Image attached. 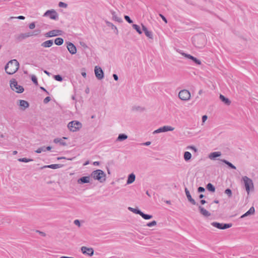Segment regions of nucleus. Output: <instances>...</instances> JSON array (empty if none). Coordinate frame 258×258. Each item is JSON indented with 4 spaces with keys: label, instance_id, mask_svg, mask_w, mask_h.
<instances>
[{
    "label": "nucleus",
    "instance_id": "28",
    "mask_svg": "<svg viewBox=\"0 0 258 258\" xmlns=\"http://www.w3.org/2000/svg\"><path fill=\"white\" fill-rule=\"evenodd\" d=\"M136 176L134 173L130 174L127 180V183L131 184L135 180Z\"/></svg>",
    "mask_w": 258,
    "mask_h": 258
},
{
    "label": "nucleus",
    "instance_id": "6",
    "mask_svg": "<svg viewBox=\"0 0 258 258\" xmlns=\"http://www.w3.org/2000/svg\"><path fill=\"white\" fill-rule=\"evenodd\" d=\"M68 127L72 132H77L82 127V123L78 121H72L68 123Z\"/></svg>",
    "mask_w": 258,
    "mask_h": 258
},
{
    "label": "nucleus",
    "instance_id": "15",
    "mask_svg": "<svg viewBox=\"0 0 258 258\" xmlns=\"http://www.w3.org/2000/svg\"><path fill=\"white\" fill-rule=\"evenodd\" d=\"M185 195H186V196L187 198V200L192 205H198V204H197L195 200L192 198L190 194V192H189V191L188 190V189L185 187Z\"/></svg>",
    "mask_w": 258,
    "mask_h": 258
},
{
    "label": "nucleus",
    "instance_id": "24",
    "mask_svg": "<svg viewBox=\"0 0 258 258\" xmlns=\"http://www.w3.org/2000/svg\"><path fill=\"white\" fill-rule=\"evenodd\" d=\"M19 105L22 107L23 110H25L26 108H28L29 106V103L25 100H19Z\"/></svg>",
    "mask_w": 258,
    "mask_h": 258
},
{
    "label": "nucleus",
    "instance_id": "29",
    "mask_svg": "<svg viewBox=\"0 0 258 258\" xmlns=\"http://www.w3.org/2000/svg\"><path fill=\"white\" fill-rule=\"evenodd\" d=\"M127 139V136L124 134H119L116 139V141L121 142Z\"/></svg>",
    "mask_w": 258,
    "mask_h": 258
},
{
    "label": "nucleus",
    "instance_id": "38",
    "mask_svg": "<svg viewBox=\"0 0 258 258\" xmlns=\"http://www.w3.org/2000/svg\"><path fill=\"white\" fill-rule=\"evenodd\" d=\"M18 160L19 162H28L33 161V159H28L26 158H22L18 159Z\"/></svg>",
    "mask_w": 258,
    "mask_h": 258
},
{
    "label": "nucleus",
    "instance_id": "59",
    "mask_svg": "<svg viewBox=\"0 0 258 258\" xmlns=\"http://www.w3.org/2000/svg\"><path fill=\"white\" fill-rule=\"evenodd\" d=\"M113 77L115 81H118V76H117L116 74H113Z\"/></svg>",
    "mask_w": 258,
    "mask_h": 258
},
{
    "label": "nucleus",
    "instance_id": "61",
    "mask_svg": "<svg viewBox=\"0 0 258 258\" xmlns=\"http://www.w3.org/2000/svg\"><path fill=\"white\" fill-rule=\"evenodd\" d=\"M40 89L45 92L47 94H49L48 92L43 87H40Z\"/></svg>",
    "mask_w": 258,
    "mask_h": 258
},
{
    "label": "nucleus",
    "instance_id": "17",
    "mask_svg": "<svg viewBox=\"0 0 258 258\" xmlns=\"http://www.w3.org/2000/svg\"><path fill=\"white\" fill-rule=\"evenodd\" d=\"M90 176H83L78 179L77 182L78 184H84L90 182Z\"/></svg>",
    "mask_w": 258,
    "mask_h": 258
},
{
    "label": "nucleus",
    "instance_id": "45",
    "mask_svg": "<svg viewBox=\"0 0 258 258\" xmlns=\"http://www.w3.org/2000/svg\"><path fill=\"white\" fill-rule=\"evenodd\" d=\"M31 80L36 85H38V81L36 76H32L31 77Z\"/></svg>",
    "mask_w": 258,
    "mask_h": 258
},
{
    "label": "nucleus",
    "instance_id": "42",
    "mask_svg": "<svg viewBox=\"0 0 258 258\" xmlns=\"http://www.w3.org/2000/svg\"><path fill=\"white\" fill-rule=\"evenodd\" d=\"M54 78L55 80L59 81V82H61L62 81V78L59 75H54Z\"/></svg>",
    "mask_w": 258,
    "mask_h": 258
},
{
    "label": "nucleus",
    "instance_id": "9",
    "mask_svg": "<svg viewBox=\"0 0 258 258\" xmlns=\"http://www.w3.org/2000/svg\"><path fill=\"white\" fill-rule=\"evenodd\" d=\"M44 17H49L51 19L57 20L58 19V14L57 12L52 9L50 10H47L43 15Z\"/></svg>",
    "mask_w": 258,
    "mask_h": 258
},
{
    "label": "nucleus",
    "instance_id": "43",
    "mask_svg": "<svg viewBox=\"0 0 258 258\" xmlns=\"http://www.w3.org/2000/svg\"><path fill=\"white\" fill-rule=\"evenodd\" d=\"M58 6L60 8H66L68 7V5L66 3H64L62 2H60L58 3Z\"/></svg>",
    "mask_w": 258,
    "mask_h": 258
},
{
    "label": "nucleus",
    "instance_id": "62",
    "mask_svg": "<svg viewBox=\"0 0 258 258\" xmlns=\"http://www.w3.org/2000/svg\"><path fill=\"white\" fill-rule=\"evenodd\" d=\"M207 203V202L205 200H201L200 201V203L202 204V205H204L205 204H206Z\"/></svg>",
    "mask_w": 258,
    "mask_h": 258
},
{
    "label": "nucleus",
    "instance_id": "49",
    "mask_svg": "<svg viewBox=\"0 0 258 258\" xmlns=\"http://www.w3.org/2000/svg\"><path fill=\"white\" fill-rule=\"evenodd\" d=\"M182 55L183 56H184L185 57H186V58H188L191 60H192L193 59V58L194 57V56L191 55L190 54H186L185 53H183Z\"/></svg>",
    "mask_w": 258,
    "mask_h": 258
},
{
    "label": "nucleus",
    "instance_id": "37",
    "mask_svg": "<svg viewBox=\"0 0 258 258\" xmlns=\"http://www.w3.org/2000/svg\"><path fill=\"white\" fill-rule=\"evenodd\" d=\"M146 36L151 39H153V34L151 31H148L146 29Z\"/></svg>",
    "mask_w": 258,
    "mask_h": 258
},
{
    "label": "nucleus",
    "instance_id": "36",
    "mask_svg": "<svg viewBox=\"0 0 258 258\" xmlns=\"http://www.w3.org/2000/svg\"><path fill=\"white\" fill-rule=\"evenodd\" d=\"M224 193L228 196V198H231L232 197V190L229 188H227L225 189Z\"/></svg>",
    "mask_w": 258,
    "mask_h": 258
},
{
    "label": "nucleus",
    "instance_id": "44",
    "mask_svg": "<svg viewBox=\"0 0 258 258\" xmlns=\"http://www.w3.org/2000/svg\"><path fill=\"white\" fill-rule=\"evenodd\" d=\"M41 32V30L40 29H36L35 30H34L33 32H30L32 34V36H34V35H37L38 34H39Z\"/></svg>",
    "mask_w": 258,
    "mask_h": 258
},
{
    "label": "nucleus",
    "instance_id": "13",
    "mask_svg": "<svg viewBox=\"0 0 258 258\" xmlns=\"http://www.w3.org/2000/svg\"><path fill=\"white\" fill-rule=\"evenodd\" d=\"M81 251L83 254L88 255L89 256H92L94 254V249L91 247H87L86 246H82L81 247Z\"/></svg>",
    "mask_w": 258,
    "mask_h": 258
},
{
    "label": "nucleus",
    "instance_id": "39",
    "mask_svg": "<svg viewBox=\"0 0 258 258\" xmlns=\"http://www.w3.org/2000/svg\"><path fill=\"white\" fill-rule=\"evenodd\" d=\"M45 151H46V149H45V146H43L40 148H39L35 151V152L37 153H40L42 152H45Z\"/></svg>",
    "mask_w": 258,
    "mask_h": 258
},
{
    "label": "nucleus",
    "instance_id": "35",
    "mask_svg": "<svg viewBox=\"0 0 258 258\" xmlns=\"http://www.w3.org/2000/svg\"><path fill=\"white\" fill-rule=\"evenodd\" d=\"M132 110L133 111L142 112V111H144V108L143 107H141L139 106H135L133 107Z\"/></svg>",
    "mask_w": 258,
    "mask_h": 258
},
{
    "label": "nucleus",
    "instance_id": "26",
    "mask_svg": "<svg viewBox=\"0 0 258 258\" xmlns=\"http://www.w3.org/2000/svg\"><path fill=\"white\" fill-rule=\"evenodd\" d=\"M32 34L30 32L22 33L18 37L17 39L19 40H21L24 39L27 37H29L30 36H32Z\"/></svg>",
    "mask_w": 258,
    "mask_h": 258
},
{
    "label": "nucleus",
    "instance_id": "10",
    "mask_svg": "<svg viewBox=\"0 0 258 258\" xmlns=\"http://www.w3.org/2000/svg\"><path fill=\"white\" fill-rule=\"evenodd\" d=\"M62 31L60 30H53L50 31L44 34L46 37H52L56 36L61 35Z\"/></svg>",
    "mask_w": 258,
    "mask_h": 258
},
{
    "label": "nucleus",
    "instance_id": "7",
    "mask_svg": "<svg viewBox=\"0 0 258 258\" xmlns=\"http://www.w3.org/2000/svg\"><path fill=\"white\" fill-rule=\"evenodd\" d=\"M211 225L214 227L219 229H226L232 227L231 223H220L217 222H213Z\"/></svg>",
    "mask_w": 258,
    "mask_h": 258
},
{
    "label": "nucleus",
    "instance_id": "34",
    "mask_svg": "<svg viewBox=\"0 0 258 258\" xmlns=\"http://www.w3.org/2000/svg\"><path fill=\"white\" fill-rule=\"evenodd\" d=\"M133 26V28L135 29L137 32L139 34H141L142 33V31L141 30V29L140 27V26L138 25H136V24H133L132 25Z\"/></svg>",
    "mask_w": 258,
    "mask_h": 258
},
{
    "label": "nucleus",
    "instance_id": "25",
    "mask_svg": "<svg viewBox=\"0 0 258 258\" xmlns=\"http://www.w3.org/2000/svg\"><path fill=\"white\" fill-rule=\"evenodd\" d=\"M220 100L226 105H229L231 103V101L228 98L225 97L224 95L220 94Z\"/></svg>",
    "mask_w": 258,
    "mask_h": 258
},
{
    "label": "nucleus",
    "instance_id": "48",
    "mask_svg": "<svg viewBox=\"0 0 258 258\" xmlns=\"http://www.w3.org/2000/svg\"><path fill=\"white\" fill-rule=\"evenodd\" d=\"M182 55L183 56H184L185 57H186V58H188L191 60H192L193 59V58L194 57V56L191 55L190 54H186L185 53H183Z\"/></svg>",
    "mask_w": 258,
    "mask_h": 258
},
{
    "label": "nucleus",
    "instance_id": "51",
    "mask_svg": "<svg viewBox=\"0 0 258 258\" xmlns=\"http://www.w3.org/2000/svg\"><path fill=\"white\" fill-rule=\"evenodd\" d=\"M205 191V189L204 187L200 186L198 188V192H203Z\"/></svg>",
    "mask_w": 258,
    "mask_h": 258
},
{
    "label": "nucleus",
    "instance_id": "60",
    "mask_svg": "<svg viewBox=\"0 0 258 258\" xmlns=\"http://www.w3.org/2000/svg\"><path fill=\"white\" fill-rule=\"evenodd\" d=\"M152 218V216L151 215L146 214V220L150 219Z\"/></svg>",
    "mask_w": 258,
    "mask_h": 258
},
{
    "label": "nucleus",
    "instance_id": "52",
    "mask_svg": "<svg viewBox=\"0 0 258 258\" xmlns=\"http://www.w3.org/2000/svg\"><path fill=\"white\" fill-rule=\"evenodd\" d=\"M35 27V24L34 22L30 23L29 25V28L30 29H33Z\"/></svg>",
    "mask_w": 258,
    "mask_h": 258
},
{
    "label": "nucleus",
    "instance_id": "55",
    "mask_svg": "<svg viewBox=\"0 0 258 258\" xmlns=\"http://www.w3.org/2000/svg\"><path fill=\"white\" fill-rule=\"evenodd\" d=\"M14 18H17V19H20V20H24L25 19V17L23 16H19L17 17H11L10 18V19H14Z\"/></svg>",
    "mask_w": 258,
    "mask_h": 258
},
{
    "label": "nucleus",
    "instance_id": "40",
    "mask_svg": "<svg viewBox=\"0 0 258 258\" xmlns=\"http://www.w3.org/2000/svg\"><path fill=\"white\" fill-rule=\"evenodd\" d=\"M106 24L107 26L111 27L112 29H116V27L112 23L109 21H106Z\"/></svg>",
    "mask_w": 258,
    "mask_h": 258
},
{
    "label": "nucleus",
    "instance_id": "11",
    "mask_svg": "<svg viewBox=\"0 0 258 258\" xmlns=\"http://www.w3.org/2000/svg\"><path fill=\"white\" fill-rule=\"evenodd\" d=\"M94 71L95 76L98 79L101 80L104 78V73L100 67L96 66Z\"/></svg>",
    "mask_w": 258,
    "mask_h": 258
},
{
    "label": "nucleus",
    "instance_id": "50",
    "mask_svg": "<svg viewBox=\"0 0 258 258\" xmlns=\"http://www.w3.org/2000/svg\"><path fill=\"white\" fill-rule=\"evenodd\" d=\"M51 100V98L50 97L48 96L46 97L43 100V103L44 104H47L48 102H49Z\"/></svg>",
    "mask_w": 258,
    "mask_h": 258
},
{
    "label": "nucleus",
    "instance_id": "63",
    "mask_svg": "<svg viewBox=\"0 0 258 258\" xmlns=\"http://www.w3.org/2000/svg\"><path fill=\"white\" fill-rule=\"evenodd\" d=\"M81 74H82V76H83V77L86 78V75H87V74H86V72H82Z\"/></svg>",
    "mask_w": 258,
    "mask_h": 258
},
{
    "label": "nucleus",
    "instance_id": "53",
    "mask_svg": "<svg viewBox=\"0 0 258 258\" xmlns=\"http://www.w3.org/2000/svg\"><path fill=\"white\" fill-rule=\"evenodd\" d=\"M74 224L79 226V227H80L81 226V223H80V222L79 220L77 219V220H75L74 222Z\"/></svg>",
    "mask_w": 258,
    "mask_h": 258
},
{
    "label": "nucleus",
    "instance_id": "4",
    "mask_svg": "<svg viewBox=\"0 0 258 258\" xmlns=\"http://www.w3.org/2000/svg\"><path fill=\"white\" fill-rule=\"evenodd\" d=\"M242 180L243 181L245 190L247 194H249L250 191L254 190V185L253 181L250 178L246 176H243L242 177Z\"/></svg>",
    "mask_w": 258,
    "mask_h": 258
},
{
    "label": "nucleus",
    "instance_id": "58",
    "mask_svg": "<svg viewBox=\"0 0 258 258\" xmlns=\"http://www.w3.org/2000/svg\"><path fill=\"white\" fill-rule=\"evenodd\" d=\"M208 118V117L206 115H204L202 116V120L203 122H205Z\"/></svg>",
    "mask_w": 258,
    "mask_h": 258
},
{
    "label": "nucleus",
    "instance_id": "20",
    "mask_svg": "<svg viewBox=\"0 0 258 258\" xmlns=\"http://www.w3.org/2000/svg\"><path fill=\"white\" fill-rule=\"evenodd\" d=\"M67 138L63 137L62 139L60 138H55L53 140V142L55 144L59 143L60 145L62 146H67V143L63 141V139H67Z\"/></svg>",
    "mask_w": 258,
    "mask_h": 258
},
{
    "label": "nucleus",
    "instance_id": "1",
    "mask_svg": "<svg viewBox=\"0 0 258 258\" xmlns=\"http://www.w3.org/2000/svg\"><path fill=\"white\" fill-rule=\"evenodd\" d=\"M192 41L195 47L202 48L205 46L207 42L206 35L203 33L197 34L192 38Z\"/></svg>",
    "mask_w": 258,
    "mask_h": 258
},
{
    "label": "nucleus",
    "instance_id": "14",
    "mask_svg": "<svg viewBox=\"0 0 258 258\" xmlns=\"http://www.w3.org/2000/svg\"><path fill=\"white\" fill-rule=\"evenodd\" d=\"M174 127L171 126H164L155 130L153 133H160L162 132H166L167 131H172L174 130Z\"/></svg>",
    "mask_w": 258,
    "mask_h": 258
},
{
    "label": "nucleus",
    "instance_id": "19",
    "mask_svg": "<svg viewBox=\"0 0 258 258\" xmlns=\"http://www.w3.org/2000/svg\"><path fill=\"white\" fill-rule=\"evenodd\" d=\"M110 13L112 16V20L119 23H121L122 20L121 18L117 16L115 12L113 11H110Z\"/></svg>",
    "mask_w": 258,
    "mask_h": 258
},
{
    "label": "nucleus",
    "instance_id": "27",
    "mask_svg": "<svg viewBox=\"0 0 258 258\" xmlns=\"http://www.w3.org/2000/svg\"><path fill=\"white\" fill-rule=\"evenodd\" d=\"M63 166L62 164H51L49 165L44 166L43 168H49L51 169H57L61 168Z\"/></svg>",
    "mask_w": 258,
    "mask_h": 258
},
{
    "label": "nucleus",
    "instance_id": "21",
    "mask_svg": "<svg viewBox=\"0 0 258 258\" xmlns=\"http://www.w3.org/2000/svg\"><path fill=\"white\" fill-rule=\"evenodd\" d=\"M53 44V40H48L45 41L41 44V46L43 47L47 48L51 47Z\"/></svg>",
    "mask_w": 258,
    "mask_h": 258
},
{
    "label": "nucleus",
    "instance_id": "47",
    "mask_svg": "<svg viewBox=\"0 0 258 258\" xmlns=\"http://www.w3.org/2000/svg\"><path fill=\"white\" fill-rule=\"evenodd\" d=\"M192 60L197 64L200 65L201 64V60L197 59L196 57H194Z\"/></svg>",
    "mask_w": 258,
    "mask_h": 258
},
{
    "label": "nucleus",
    "instance_id": "2",
    "mask_svg": "<svg viewBox=\"0 0 258 258\" xmlns=\"http://www.w3.org/2000/svg\"><path fill=\"white\" fill-rule=\"evenodd\" d=\"M19 68V62L16 59H13L7 63L5 69L8 74L13 75L18 70Z\"/></svg>",
    "mask_w": 258,
    "mask_h": 258
},
{
    "label": "nucleus",
    "instance_id": "16",
    "mask_svg": "<svg viewBox=\"0 0 258 258\" xmlns=\"http://www.w3.org/2000/svg\"><path fill=\"white\" fill-rule=\"evenodd\" d=\"M128 209L129 211L133 212L134 213H135L136 214H139L142 216V217L145 219V213H144L143 212H141L140 210L136 208H133L132 207H128Z\"/></svg>",
    "mask_w": 258,
    "mask_h": 258
},
{
    "label": "nucleus",
    "instance_id": "5",
    "mask_svg": "<svg viewBox=\"0 0 258 258\" xmlns=\"http://www.w3.org/2000/svg\"><path fill=\"white\" fill-rule=\"evenodd\" d=\"M11 88L18 93H21L24 92V89L23 86L18 85L17 81L13 79L10 81Z\"/></svg>",
    "mask_w": 258,
    "mask_h": 258
},
{
    "label": "nucleus",
    "instance_id": "33",
    "mask_svg": "<svg viewBox=\"0 0 258 258\" xmlns=\"http://www.w3.org/2000/svg\"><path fill=\"white\" fill-rule=\"evenodd\" d=\"M207 189L211 192H214L215 191V186L211 183H209L207 185Z\"/></svg>",
    "mask_w": 258,
    "mask_h": 258
},
{
    "label": "nucleus",
    "instance_id": "30",
    "mask_svg": "<svg viewBox=\"0 0 258 258\" xmlns=\"http://www.w3.org/2000/svg\"><path fill=\"white\" fill-rule=\"evenodd\" d=\"M222 162L224 163L225 164L228 165V166L233 169H236V167L233 165L231 162L225 159L220 160Z\"/></svg>",
    "mask_w": 258,
    "mask_h": 258
},
{
    "label": "nucleus",
    "instance_id": "64",
    "mask_svg": "<svg viewBox=\"0 0 258 258\" xmlns=\"http://www.w3.org/2000/svg\"><path fill=\"white\" fill-rule=\"evenodd\" d=\"M45 149H46V150L50 151L51 149V147L50 146H48L47 147H45Z\"/></svg>",
    "mask_w": 258,
    "mask_h": 258
},
{
    "label": "nucleus",
    "instance_id": "18",
    "mask_svg": "<svg viewBox=\"0 0 258 258\" xmlns=\"http://www.w3.org/2000/svg\"><path fill=\"white\" fill-rule=\"evenodd\" d=\"M198 209L200 213L205 217H209L211 215V213L201 206H199Z\"/></svg>",
    "mask_w": 258,
    "mask_h": 258
},
{
    "label": "nucleus",
    "instance_id": "22",
    "mask_svg": "<svg viewBox=\"0 0 258 258\" xmlns=\"http://www.w3.org/2000/svg\"><path fill=\"white\" fill-rule=\"evenodd\" d=\"M255 210L253 207H251L248 211H247L245 213H244L243 215L241 216L240 218H243L246 216H248L250 215H252L254 213Z\"/></svg>",
    "mask_w": 258,
    "mask_h": 258
},
{
    "label": "nucleus",
    "instance_id": "41",
    "mask_svg": "<svg viewBox=\"0 0 258 258\" xmlns=\"http://www.w3.org/2000/svg\"><path fill=\"white\" fill-rule=\"evenodd\" d=\"M157 224V222L156 221H153L151 222H149L148 223H146V226L148 227H152L153 226H155Z\"/></svg>",
    "mask_w": 258,
    "mask_h": 258
},
{
    "label": "nucleus",
    "instance_id": "3",
    "mask_svg": "<svg viewBox=\"0 0 258 258\" xmlns=\"http://www.w3.org/2000/svg\"><path fill=\"white\" fill-rule=\"evenodd\" d=\"M91 177L94 179L103 182L106 180V174L104 171L100 169H97L93 171L91 174Z\"/></svg>",
    "mask_w": 258,
    "mask_h": 258
},
{
    "label": "nucleus",
    "instance_id": "23",
    "mask_svg": "<svg viewBox=\"0 0 258 258\" xmlns=\"http://www.w3.org/2000/svg\"><path fill=\"white\" fill-rule=\"evenodd\" d=\"M221 155L220 152H214L210 154L209 158L211 160H215L217 157H220Z\"/></svg>",
    "mask_w": 258,
    "mask_h": 258
},
{
    "label": "nucleus",
    "instance_id": "46",
    "mask_svg": "<svg viewBox=\"0 0 258 258\" xmlns=\"http://www.w3.org/2000/svg\"><path fill=\"white\" fill-rule=\"evenodd\" d=\"M124 19L130 24L133 23V22L128 16H124Z\"/></svg>",
    "mask_w": 258,
    "mask_h": 258
},
{
    "label": "nucleus",
    "instance_id": "57",
    "mask_svg": "<svg viewBox=\"0 0 258 258\" xmlns=\"http://www.w3.org/2000/svg\"><path fill=\"white\" fill-rule=\"evenodd\" d=\"M188 148L193 150L195 152L198 151V149L195 146H189Z\"/></svg>",
    "mask_w": 258,
    "mask_h": 258
},
{
    "label": "nucleus",
    "instance_id": "32",
    "mask_svg": "<svg viewBox=\"0 0 258 258\" xmlns=\"http://www.w3.org/2000/svg\"><path fill=\"white\" fill-rule=\"evenodd\" d=\"M54 43L57 45H61L63 43V39L62 38L58 37L54 40Z\"/></svg>",
    "mask_w": 258,
    "mask_h": 258
},
{
    "label": "nucleus",
    "instance_id": "8",
    "mask_svg": "<svg viewBox=\"0 0 258 258\" xmlns=\"http://www.w3.org/2000/svg\"><path fill=\"white\" fill-rule=\"evenodd\" d=\"M178 97L181 100L186 101L190 99V93L187 90H182L179 92Z\"/></svg>",
    "mask_w": 258,
    "mask_h": 258
},
{
    "label": "nucleus",
    "instance_id": "54",
    "mask_svg": "<svg viewBox=\"0 0 258 258\" xmlns=\"http://www.w3.org/2000/svg\"><path fill=\"white\" fill-rule=\"evenodd\" d=\"M159 16L161 18L163 21H164L166 23H167V19L162 14H160Z\"/></svg>",
    "mask_w": 258,
    "mask_h": 258
},
{
    "label": "nucleus",
    "instance_id": "31",
    "mask_svg": "<svg viewBox=\"0 0 258 258\" xmlns=\"http://www.w3.org/2000/svg\"><path fill=\"white\" fill-rule=\"evenodd\" d=\"M184 159L186 161H189L191 158V154L190 152L186 151L183 155Z\"/></svg>",
    "mask_w": 258,
    "mask_h": 258
},
{
    "label": "nucleus",
    "instance_id": "12",
    "mask_svg": "<svg viewBox=\"0 0 258 258\" xmlns=\"http://www.w3.org/2000/svg\"><path fill=\"white\" fill-rule=\"evenodd\" d=\"M67 47L69 52L73 55L77 53V48L76 46L72 42H68L66 43Z\"/></svg>",
    "mask_w": 258,
    "mask_h": 258
},
{
    "label": "nucleus",
    "instance_id": "56",
    "mask_svg": "<svg viewBox=\"0 0 258 258\" xmlns=\"http://www.w3.org/2000/svg\"><path fill=\"white\" fill-rule=\"evenodd\" d=\"M36 232L39 233L41 236L45 237L46 236V234L42 231L36 230Z\"/></svg>",
    "mask_w": 258,
    "mask_h": 258
}]
</instances>
